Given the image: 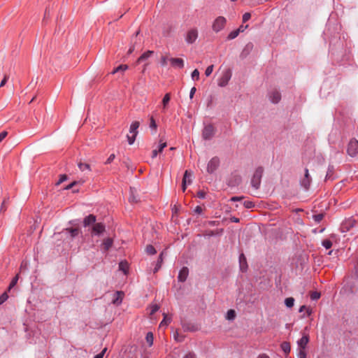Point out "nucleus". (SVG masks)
Here are the masks:
<instances>
[{
  "instance_id": "nucleus-33",
  "label": "nucleus",
  "mask_w": 358,
  "mask_h": 358,
  "mask_svg": "<svg viewBox=\"0 0 358 358\" xmlns=\"http://www.w3.org/2000/svg\"><path fill=\"white\" fill-rule=\"evenodd\" d=\"M19 280V275L17 274L11 280L8 287V291H10L13 287H14L15 286V285L17 284V281Z\"/></svg>"
},
{
  "instance_id": "nucleus-29",
  "label": "nucleus",
  "mask_w": 358,
  "mask_h": 358,
  "mask_svg": "<svg viewBox=\"0 0 358 358\" xmlns=\"http://www.w3.org/2000/svg\"><path fill=\"white\" fill-rule=\"evenodd\" d=\"M171 99V94L170 93H166L163 99H162V105H163V109L165 110L170 101Z\"/></svg>"
},
{
  "instance_id": "nucleus-9",
  "label": "nucleus",
  "mask_w": 358,
  "mask_h": 358,
  "mask_svg": "<svg viewBox=\"0 0 358 358\" xmlns=\"http://www.w3.org/2000/svg\"><path fill=\"white\" fill-rule=\"evenodd\" d=\"M192 176H193V173L192 171H188V170H186L185 171L182 181V189L183 192H185L187 188V178H189V181H188V185H189L192 183Z\"/></svg>"
},
{
  "instance_id": "nucleus-23",
  "label": "nucleus",
  "mask_w": 358,
  "mask_h": 358,
  "mask_svg": "<svg viewBox=\"0 0 358 358\" xmlns=\"http://www.w3.org/2000/svg\"><path fill=\"white\" fill-rule=\"evenodd\" d=\"M153 54V51L148 50L147 52H144L137 60V63L139 64L141 62H143L145 59H147L150 57H151Z\"/></svg>"
},
{
  "instance_id": "nucleus-32",
  "label": "nucleus",
  "mask_w": 358,
  "mask_h": 358,
  "mask_svg": "<svg viewBox=\"0 0 358 358\" xmlns=\"http://www.w3.org/2000/svg\"><path fill=\"white\" fill-rule=\"evenodd\" d=\"M145 339L147 343H148L149 346H152L153 344V334L152 332H148L146 334Z\"/></svg>"
},
{
  "instance_id": "nucleus-55",
  "label": "nucleus",
  "mask_w": 358,
  "mask_h": 358,
  "mask_svg": "<svg viewBox=\"0 0 358 358\" xmlns=\"http://www.w3.org/2000/svg\"><path fill=\"white\" fill-rule=\"evenodd\" d=\"M8 78H9V76L8 75H5L4 76L3 80H1V82L0 83V87H3L6 85V83L8 81Z\"/></svg>"
},
{
  "instance_id": "nucleus-13",
  "label": "nucleus",
  "mask_w": 358,
  "mask_h": 358,
  "mask_svg": "<svg viewBox=\"0 0 358 358\" xmlns=\"http://www.w3.org/2000/svg\"><path fill=\"white\" fill-rule=\"evenodd\" d=\"M124 294L122 291H117L114 294V297L113 299L112 303L115 305H120L122 302L123 297Z\"/></svg>"
},
{
  "instance_id": "nucleus-1",
  "label": "nucleus",
  "mask_w": 358,
  "mask_h": 358,
  "mask_svg": "<svg viewBox=\"0 0 358 358\" xmlns=\"http://www.w3.org/2000/svg\"><path fill=\"white\" fill-rule=\"evenodd\" d=\"M263 172H264L263 168L258 167L255 170V171L253 174V176L251 179V185L255 188V190H257L259 188Z\"/></svg>"
},
{
  "instance_id": "nucleus-36",
  "label": "nucleus",
  "mask_w": 358,
  "mask_h": 358,
  "mask_svg": "<svg viewBox=\"0 0 358 358\" xmlns=\"http://www.w3.org/2000/svg\"><path fill=\"white\" fill-rule=\"evenodd\" d=\"M145 251L148 255H155L157 252L155 248L152 245H148Z\"/></svg>"
},
{
  "instance_id": "nucleus-51",
  "label": "nucleus",
  "mask_w": 358,
  "mask_h": 358,
  "mask_svg": "<svg viewBox=\"0 0 358 358\" xmlns=\"http://www.w3.org/2000/svg\"><path fill=\"white\" fill-rule=\"evenodd\" d=\"M213 67H214L213 65H210L207 67V69H206V71H205V74L206 76H209L212 73V72L213 71Z\"/></svg>"
},
{
  "instance_id": "nucleus-16",
  "label": "nucleus",
  "mask_w": 358,
  "mask_h": 358,
  "mask_svg": "<svg viewBox=\"0 0 358 358\" xmlns=\"http://www.w3.org/2000/svg\"><path fill=\"white\" fill-rule=\"evenodd\" d=\"M169 61L171 62L172 66L175 67H178L180 69L183 68L184 66V61L180 58H170Z\"/></svg>"
},
{
  "instance_id": "nucleus-41",
  "label": "nucleus",
  "mask_w": 358,
  "mask_h": 358,
  "mask_svg": "<svg viewBox=\"0 0 358 358\" xmlns=\"http://www.w3.org/2000/svg\"><path fill=\"white\" fill-rule=\"evenodd\" d=\"M166 147V142L164 141L162 139H160L157 150L159 152H162L163 149Z\"/></svg>"
},
{
  "instance_id": "nucleus-31",
  "label": "nucleus",
  "mask_w": 358,
  "mask_h": 358,
  "mask_svg": "<svg viewBox=\"0 0 358 358\" xmlns=\"http://www.w3.org/2000/svg\"><path fill=\"white\" fill-rule=\"evenodd\" d=\"M240 32H241V28H238L236 30H234L229 33V34L227 36V38L229 40H232V39L236 38L238 36Z\"/></svg>"
},
{
  "instance_id": "nucleus-7",
  "label": "nucleus",
  "mask_w": 358,
  "mask_h": 358,
  "mask_svg": "<svg viewBox=\"0 0 358 358\" xmlns=\"http://www.w3.org/2000/svg\"><path fill=\"white\" fill-rule=\"evenodd\" d=\"M198 38V31L196 29H191L187 33L185 41L187 43L192 44L194 43Z\"/></svg>"
},
{
  "instance_id": "nucleus-25",
  "label": "nucleus",
  "mask_w": 358,
  "mask_h": 358,
  "mask_svg": "<svg viewBox=\"0 0 358 358\" xmlns=\"http://www.w3.org/2000/svg\"><path fill=\"white\" fill-rule=\"evenodd\" d=\"M105 225H93L92 231L96 235H99L105 230Z\"/></svg>"
},
{
  "instance_id": "nucleus-10",
  "label": "nucleus",
  "mask_w": 358,
  "mask_h": 358,
  "mask_svg": "<svg viewBox=\"0 0 358 358\" xmlns=\"http://www.w3.org/2000/svg\"><path fill=\"white\" fill-rule=\"evenodd\" d=\"M311 178L310 176L308 170L305 169L304 178L301 180V184L306 189H308L310 185Z\"/></svg>"
},
{
  "instance_id": "nucleus-19",
  "label": "nucleus",
  "mask_w": 358,
  "mask_h": 358,
  "mask_svg": "<svg viewBox=\"0 0 358 358\" xmlns=\"http://www.w3.org/2000/svg\"><path fill=\"white\" fill-rule=\"evenodd\" d=\"M8 204H9V197L6 196L3 199V200L1 203V205L0 207V213H1L6 212V210L8 208Z\"/></svg>"
},
{
  "instance_id": "nucleus-18",
  "label": "nucleus",
  "mask_w": 358,
  "mask_h": 358,
  "mask_svg": "<svg viewBox=\"0 0 358 358\" xmlns=\"http://www.w3.org/2000/svg\"><path fill=\"white\" fill-rule=\"evenodd\" d=\"M136 191L134 188H130V196L129 198V201L131 203H136L138 202V199L136 195Z\"/></svg>"
},
{
  "instance_id": "nucleus-46",
  "label": "nucleus",
  "mask_w": 358,
  "mask_h": 358,
  "mask_svg": "<svg viewBox=\"0 0 358 358\" xmlns=\"http://www.w3.org/2000/svg\"><path fill=\"white\" fill-rule=\"evenodd\" d=\"M159 309V306L157 304H153L150 307V315L155 314Z\"/></svg>"
},
{
  "instance_id": "nucleus-43",
  "label": "nucleus",
  "mask_w": 358,
  "mask_h": 358,
  "mask_svg": "<svg viewBox=\"0 0 358 358\" xmlns=\"http://www.w3.org/2000/svg\"><path fill=\"white\" fill-rule=\"evenodd\" d=\"M322 245L326 248V249H329L331 248L332 246V243L331 241L328 240V239H326V240H324L322 243Z\"/></svg>"
},
{
  "instance_id": "nucleus-6",
  "label": "nucleus",
  "mask_w": 358,
  "mask_h": 358,
  "mask_svg": "<svg viewBox=\"0 0 358 358\" xmlns=\"http://www.w3.org/2000/svg\"><path fill=\"white\" fill-rule=\"evenodd\" d=\"M348 153L351 157H355L358 153V141L352 139L348 147Z\"/></svg>"
},
{
  "instance_id": "nucleus-24",
  "label": "nucleus",
  "mask_w": 358,
  "mask_h": 358,
  "mask_svg": "<svg viewBox=\"0 0 358 358\" xmlns=\"http://www.w3.org/2000/svg\"><path fill=\"white\" fill-rule=\"evenodd\" d=\"M129 66L127 64H121L117 67L115 68L113 71L111 72V74H115L118 72H124L128 69Z\"/></svg>"
},
{
  "instance_id": "nucleus-22",
  "label": "nucleus",
  "mask_w": 358,
  "mask_h": 358,
  "mask_svg": "<svg viewBox=\"0 0 358 358\" xmlns=\"http://www.w3.org/2000/svg\"><path fill=\"white\" fill-rule=\"evenodd\" d=\"M163 255L164 252H162L158 257L157 262L156 263L155 267L154 268V273H156L161 268L162 262H163Z\"/></svg>"
},
{
  "instance_id": "nucleus-21",
  "label": "nucleus",
  "mask_w": 358,
  "mask_h": 358,
  "mask_svg": "<svg viewBox=\"0 0 358 358\" xmlns=\"http://www.w3.org/2000/svg\"><path fill=\"white\" fill-rule=\"evenodd\" d=\"M119 269L124 274H127L129 271V264L126 261H122L119 263Z\"/></svg>"
},
{
  "instance_id": "nucleus-45",
  "label": "nucleus",
  "mask_w": 358,
  "mask_h": 358,
  "mask_svg": "<svg viewBox=\"0 0 358 358\" xmlns=\"http://www.w3.org/2000/svg\"><path fill=\"white\" fill-rule=\"evenodd\" d=\"M192 78L198 80L199 79V71L198 69H194L192 73Z\"/></svg>"
},
{
  "instance_id": "nucleus-12",
  "label": "nucleus",
  "mask_w": 358,
  "mask_h": 358,
  "mask_svg": "<svg viewBox=\"0 0 358 358\" xmlns=\"http://www.w3.org/2000/svg\"><path fill=\"white\" fill-rule=\"evenodd\" d=\"M189 275V269L187 267L184 266L182 267L180 271H179L178 279L180 282H185Z\"/></svg>"
},
{
  "instance_id": "nucleus-47",
  "label": "nucleus",
  "mask_w": 358,
  "mask_h": 358,
  "mask_svg": "<svg viewBox=\"0 0 358 358\" xmlns=\"http://www.w3.org/2000/svg\"><path fill=\"white\" fill-rule=\"evenodd\" d=\"M298 358H306V352L303 349H299Z\"/></svg>"
},
{
  "instance_id": "nucleus-14",
  "label": "nucleus",
  "mask_w": 358,
  "mask_h": 358,
  "mask_svg": "<svg viewBox=\"0 0 358 358\" xmlns=\"http://www.w3.org/2000/svg\"><path fill=\"white\" fill-rule=\"evenodd\" d=\"M309 342V336L308 335L306 334L303 335L297 342L299 345V349H303V350H306V348L307 344Z\"/></svg>"
},
{
  "instance_id": "nucleus-52",
  "label": "nucleus",
  "mask_w": 358,
  "mask_h": 358,
  "mask_svg": "<svg viewBox=\"0 0 358 358\" xmlns=\"http://www.w3.org/2000/svg\"><path fill=\"white\" fill-rule=\"evenodd\" d=\"M174 338L178 342H182L184 340V336H179L178 333L176 331L174 334Z\"/></svg>"
},
{
  "instance_id": "nucleus-17",
  "label": "nucleus",
  "mask_w": 358,
  "mask_h": 358,
  "mask_svg": "<svg viewBox=\"0 0 358 358\" xmlns=\"http://www.w3.org/2000/svg\"><path fill=\"white\" fill-rule=\"evenodd\" d=\"M113 240L111 238H107L103 240L102 246L104 251H108L113 245Z\"/></svg>"
},
{
  "instance_id": "nucleus-42",
  "label": "nucleus",
  "mask_w": 358,
  "mask_h": 358,
  "mask_svg": "<svg viewBox=\"0 0 358 358\" xmlns=\"http://www.w3.org/2000/svg\"><path fill=\"white\" fill-rule=\"evenodd\" d=\"M346 222H348V224H355L358 222V215H356L355 216L350 217L348 220H346Z\"/></svg>"
},
{
  "instance_id": "nucleus-20",
  "label": "nucleus",
  "mask_w": 358,
  "mask_h": 358,
  "mask_svg": "<svg viewBox=\"0 0 358 358\" xmlns=\"http://www.w3.org/2000/svg\"><path fill=\"white\" fill-rule=\"evenodd\" d=\"M280 348L285 355H288L290 352L291 347L289 342H282L280 345Z\"/></svg>"
},
{
  "instance_id": "nucleus-3",
  "label": "nucleus",
  "mask_w": 358,
  "mask_h": 358,
  "mask_svg": "<svg viewBox=\"0 0 358 358\" xmlns=\"http://www.w3.org/2000/svg\"><path fill=\"white\" fill-rule=\"evenodd\" d=\"M226 19L222 16L217 17L213 23V30L215 32H219L222 29H224L226 24Z\"/></svg>"
},
{
  "instance_id": "nucleus-39",
  "label": "nucleus",
  "mask_w": 358,
  "mask_h": 358,
  "mask_svg": "<svg viewBox=\"0 0 358 358\" xmlns=\"http://www.w3.org/2000/svg\"><path fill=\"white\" fill-rule=\"evenodd\" d=\"M171 322V318L170 317H168L167 315L166 314H164V319L160 323V327L162 326H166L168 325L169 323Z\"/></svg>"
},
{
  "instance_id": "nucleus-11",
  "label": "nucleus",
  "mask_w": 358,
  "mask_h": 358,
  "mask_svg": "<svg viewBox=\"0 0 358 358\" xmlns=\"http://www.w3.org/2000/svg\"><path fill=\"white\" fill-rule=\"evenodd\" d=\"M239 266L240 270L242 272H245L248 270V266L247 263V259L244 254L241 253L239 256Z\"/></svg>"
},
{
  "instance_id": "nucleus-59",
  "label": "nucleus",
  "mask_w": 358,
  "mask_h": 358,
  "mask_svg": "<svg viewBox=\"0 0 358 358\" xmlns=\"http://www.w3.org/2000/svg\"><path fill=\"white\" fill-rule=\"evenodd\" d=\"M202 211H203V208L199 206H196L194 210V212L198 215L201 214L202 213Z\"/></svg>"
},
{
  "instance_id": "nucleus-56",
  "label": "nucleus",
  "mask_w": 358,
  "mask_h": 358,
  "mask_svg": "<svg viewBox=\"0 0 358 358\" xmlns=\"http://www.w3.org/2000/svg\"><path fill=\"white\" fill-rule=\"evenodd\" d=\"M169 59H168L166 57H162L160 61L162 66H165L167 64V61Z\"/></svg>"
},
{
  "instance_id": "nucleus-27",
  "label": "nucleus",
  "mask_w": 358,
  "mask_h": 358,
  "mask_svg": "<svg viewBox=\"0 0 358 358\" xmlns=\"http://www.w3.org/2000/svg\"><path fill=\"white\" fill-rule=\"evenodd\" d=\"M138 34H139V31H136V33L135 34V40L134 41H132L131 45H130V47L129 48V50L127 52L128 55L131 54L134 51L136 45L137 44L136 37H137Z\"/></svg>"
},
{
  "instance_id": "nucleus-63",
  "label": "nucleus",
  "mask_w": 358,
  "mask_h": 358,
  "mask_svg": "<svg viewBox=\"0 0 358 358\" xmlns=\"http://www.w3.org/2000/svg\"><path fill=\"white\" fill-rule=\"evenodd\" d=\"M197 196L200 199H204L205 198V196H206V193L203 192V191H199L198 193H197Z\"/></svg>"
},
{
  "instance_id": "nucleus-44",
  "label": "nucleus",
  "mask_w": 358,
  "mask_h": 358,
  "mask_svg": "<svg viewBox=\"0 0 358 358\" xmlns=\"http://www.w3.org/2000/svg\"><path fill=\"white\" fill-rule=\"evenodd\" d=\"M8 298V295L6 292H3L0 296V305L3 304Z\"/></svg>"
},
{
  "instance_id": "nucleus-61",
  "label": "nucleus",
  "mask_w": 358,
  "mask_h": 358,
  "mask_svg": "<svg viewBox=\"0 0 358 358\" xmlns=\"http://www.w3.org/2000/svg\"><path fill=\"white\" fill-rule=\"evenodd\" d=\"M183 358H196L194 352H188Z\"/></svg>"
},
{
  "instance_id": "nucleus-8",
  "label": "nucleus",
  "mask_w": 358,
  "mask_h": 358,
  "mask_svg": "<svg viewBox=\"0 0 358 358\" xmlns=\"http://www.w3.org/2000/svg\"><path fill=\"white\" fill-rule=\"evenodd\" d=\"M219 165V158L217 157L212 158L208 164L207 171L210 173H213L218 168Z\"/></svg>"
},
{
  "instance_id": "nucleus-40",
  "label": "nucleus",
  "mask_w": 358,
  "mask_h": 358,
  "mask_svg": "<svg viewBox=\"0 0 358 358\" xmlns=\"http://www.w3.org/2000/svg\"><path fill=\"white\" fill-rule=\"evenodd\" d=\"M320 293L318 292H312L310 294L311 300H317L320 298Z\"/></svg>"
},
{
  "instance_id": "nucleus-50",
  "label": "nucleus",
  "mask_w": 358,
  "mask_h": 358,
  "mask_svg": "<svg viewBox=\"0 0 358 358\" xmlns=\"http://www.w3.org/2000/svg\"><path fill=\"white\" fill-rule=\"evenodd\" d=\"M150 127L153 129L155 131L157 129V124L155 119L152 117L150 118Z\"/></svg>"
},
{
  "instance_id": "nucleus-5",
  "label": "nucleus",
  "mask_w": 358,
  "mask_h": 358,
  "mask_svg": "<svg viewBox=\"0 0 358 358\" xmlns=\"http://www.w3.org/2000/svg\"><path fill=\"white\" fill-rule=\"evenodd\" d=\"M215 134V128L212 124L205 126L202 131V137L205 140H209Z\"/></svg>"
},
{
  "instance_id": "nucleus-64",
  "label": "nucleus",
  "mask_w": 358,
  "mask_h": 358,
  "mask_svg": "<svg viewBox=\"0 0 358 358\" xmlns=\"http://www.w3.org/2000/svg\"><path fill=\"white\" fill-rule=\"evenodd\" d=\"M159 153L157 149H154L152 152V157L155 158L157 157V154Z\"/></svg>"
},
{
  "instance_id": "nucleus-48",
  "label": "nucleus",
  "mask_w": 358,
  "mask_h": 358,
  "mask_svg": "<svg viewBox=\"0 0 358 358\" xmlns=\"http://www.w3.org/2000/svg\"><path fill=\"white\" fill-rule=\"evenodd\" d=\"M224 220L226 222L229 221V222H239V219L238 218H237L236 217H232L231 215L229 217H226L224 219Z\"/></svg>"
},
{
  "instance_id": "nucleus-28",
  "label": "nucleus",
  "mask_w": 358,
  "mask_h": 358,
  "mask_svg": "<svg viewBox=\"0 0 358 358\" xmlns=\"http://www.w3.org/2000/svg\"><path fill=\"white\" fill-rule=\"evenodd\" d=\"M96 221V217L94 215H90L84 219L83 224H94Z\"/></svg>"
},
{
  "instance_id": "nucleus-2",
  "label": "nucleus",
  "mask_w": 358,
  "mask_h": 358,
  "mask_svg": "<svg viewBox=\"0 0 358 358\" xmlns=\"http://www.w3.org/2000/svg\"><path fill=\"white\" fill-rule=\"evenodd\" d=\"M140 123L138 121H134L130 126L129 133L131 135H127V140L129 145H132L138 134V128L139 127Z\"/></svg>"
},
{
  "instance_id": "nucleus-30",
  "label": "nucleus",
  "mask_w": 358,
  "mask_h": 358,
  "mask_svg": "<svg viewBox=\"0 0 358 358\" xmlns=\"http://www.w3.org/2000/svg\"><path fill=\"white\" fill-rule=\"evenodd\" d=\"M78 166L81 171H91L90 165L89 164L79 162Z\"/></svg>"
},
{
  "instance_id": "nucleus-35",
  "label": "nucleus",
  "mask_w": 358,
  "mask_h": 358,
  "mask_svg": "<svg viewBox=\"0 0 358 358\" xmlns=\"http://www.w3.org/2000/svg\"><path fill=\"white\" fill-rule=\"evenodd\" d=\"M312 217L315 222H320L324 218L323 213H319L317 215H312Z\"/></svg>"
},
{
  "instance_id": "nucleus-53",
  "label": "nucleus",
  "mask_w": 358,
  "mask_h": 358,
  "mask_svg": "<svg viewBox=\"0 0 358 358\" xmlns=\"http://www.w3.org/2000/svg\"><path fill=\"white\" fill-rule=\"evenodd\" d=\"M222 232V229H221L220 231H216L215 232L213 231H208L206 235L208 236H212L215 234H220Z\"/></svg>"
},
{
  "instance_id": "nucleus-37",
  "label": "nucleus",
  "mask_w": 358,
  "mask_h": 358,
  "mask_svg": "<svg viewBox=\"0 0 358 358\" xmlns=\"http://www.w3.org/2000/svg\"><path fill=\"white\" fill-rule=\"evenodd\" d=\"M236 317V313L234 310L231 309L227 311V318L229 320H232Z\"/></svg>"
},
{
  "instance_id": "nucleus-60",
  "label": "nucleus",
  "mask_w": 358,
  "mask_h": 358,
  "mask_svg": "<svg viewBox=\"0 0 358 358\" xmlns=\"http://www.w3.org/2000/svg\"><path fill=\"white\" fill-rule=\"evenodd\" d=\"M244 206L248 208H250L254 206V204L252 201H245Z\"/></svg>"
},
{
  "instance_id": "nucleus-54",
  "label": "nucleus",
  "mask_w": 358,
  "mask_h": 358,
  "mask_svg": "<svg viewBox=\"0 0 358 358\" xmlns=\"http://www.w3.org/2000/svg\"><path fill=\"white\" fill-rule=\"evenodd\" d=\"M251 17V15L250 13H245L243 15V22H245L247 21H248Z\"/></svg>"
},
{
  "instance_id": "nucleus-34",
  "label": "nucleus",
  "mask_w": 358,
  "mask_h": 358,
  "mask_svg": "<svg viewBox=\"0 0 358 358\" xmlns=\"http://www.w3.org/2000/svg\"><path fill=\"white\" fill-rule=\"evenodd\" d=\"M285 303L287 308H292L294 303V299L292 297L286 298L285 300Z\"/></svg>"
},
{
  "instance_id": "nucleus-15",
  "label": "nucleus",
  "mask_w": 358,
  "mask_h": 358,
  "mask_svg": "<svg viewBox=\"0 0 358 358\" xmlns=\"http://www.w3.org/2000/svg\"><path fill=\"white\" fill-rule=\"evenodd\" d=\"M270 100L273 103H277L281 99L280 93L277 90H273L270 94Z\"/></svg>"
},
{
  "instance_id": "nucleus-4",
  "label": "nucleus",
  "mask_w": 358,
  "mask_h": 358,
  "mask_svg": "<svg viewBox=\"0 0 358 358\" xmlns=\"http://www.w3.org/2000/svg\"><path fill=\"white\" fill-rule=\"evenodd\" d=\"M231 71L230 69H227L222 73V76L219 79L218 85L220 87H225L231 78Z\"/></svg>"
},
{
  "instance_id": "nucleus-58",
  "label": "nucleus",
  "mask_w": 358,
  "mask_h": 358,
  "mask_svg": "<svg viewBox=\"0 0 358 358\" xmlns=\"http://www.w3.org/2000/svg\"><path fill=\"white\" fill-rule=\"evenodd\" d=\"M115 158V155L114 154H111L109 157L107 159L106 164H110L111 163L114 159Z\"/></svg>"
},
{
  "instance_id": "nucleus-57",
  "label": "nucleus",
  "mask_w": 358,
  "mask_h": 358,
  "mask_svg": "<svg viewBox=\"0 0 358 358\" xmlns=\"http://www.w3.org/2000/svg\"><path fill=\"white\" fill-rule=\"evenodd\" d=\"M8 132L6 131L0 133V143L7 136Z\"/></svg>"
},
{
  "instance_id": "nucleus-49",
  "label": "nucleus",
  "mask_w": 358,
  "mask_h": 358,
  "mask_svg": "<svg viewBox=\"0 0 358 358\" xmlns=\"http://www.w3.org/2000/svg\"><path fill=\"white\" fill-rule=\"evenodd\" d=\"M67 180V176L64 174L60 176L59 180L57 182L56 185H59L61 183Z\"/></svg>"
},
{
  "instance_id": "nucleus-26",
  "label": "nucleus",
  "mask_w": 358,
  "mask_h": 358,
  "mask_svg": "<svg viewBox=\"0 0 358 358\" xmlns=\"http://www.w3.org/2000/svg\"><path fill=\"white\" fill-rule=\"evenodd\" d=\"M66 234H69L71 237L73 238L78 235V228H67L66 229Z\"/></svg>"
},
{
  "instance_id": "nucleus-38",
  "label": "nucleus",
  "mask_w": 358,
  "mask_h": 358,
  "mask_svg": "<svg viewBox=\"0 0 358 358\" xmlns=\"http://www.w3.org/2000/svg\"><path fill=\"white\" fill-rule=\"evenodd\" d=\"M303 310L306 311V313H307L308 316H309V315H310L312 314V310L310 308L306 306L305 305L301 306L300 307L299 310V311L300 313L303 312Z\"/></svg>"
},
{
  "instance_id": "nucleus-62",
  "label": "nucleus",
  "mask_w": 358,
  "mask_h": 358,
  "mask_svg": "<svg viewBox=\"0 0 358 358\" xmlns=\"http://www.w3.org/2000/svg\"><path fill=\"white\" fill-rule=\"evenodd\" d=\"M196 91V87H193L191 89L190 92H189V98H190V99H192V98H193V96H194V94H195Z\"/></svg>"
}]
</instances>
